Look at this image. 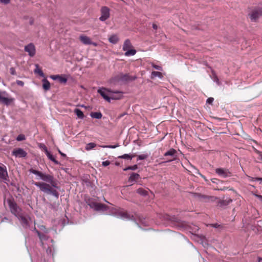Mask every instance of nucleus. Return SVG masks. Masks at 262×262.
<instances>
[{
	"instance_id": "1",
	"label": "nucleus",
	"mask_w": 262,
	"mask_h": 262,
	"mask_svg": "<svg viewBox=\"0 0 262 262\" xmlns=\"http://www.w3.org/2000/svg\"><path fill=\"white\" fill-rule=\"evenodd\" d=\"M109 214L124 220H132L134 219L133 215L125 211L123 209L113 208L109 211Z\"/></svg>"
},
{
	"instance_id": "2",
	"label": "nucleus",
	"mask_w": 262,
	"mask_h": 262,
	"mask_svg": "<svg viewBox=\"0 0 262 262\" xmlns=\"http://www.w3.org/2000/svg\"><path fill=\"white\" fill-rule=\"evenodd\" d=\"M34 184L36 186L38 187L41 191L47 194H52L57 198L58 197L59 194L58 192L52 188L53 186H52L51 184H47L45 182H35Z\"/></svg>"
},
{
	"instance_id": "3",
	"label": "nucleus",
	"mask_w": 262,
	"mask_h": 262,
	"mask_svg": "<svg viewBox=\"0 0 262 262\" xmlns=\"http://www.w3.org/2000/svg\"><path fill=\"white\" fill-rule=\"evenodd\" d=\"M29 171L30 172L39 177L40 179L43 181L44 182L49 183V184H51L53 187H56V184L54 181V177L52 175L42 173L33 169H30Z\"/></svg>"
},
{
	"instance_id": "4",
	"label": "nucleus",
	"mask_w": 262,
	"mask_h": 262,
	"mask_svg": "<svg viewBox=\"0 0 262 262\" xmlns=\"http://www.w3.org/2000/svg\"><path fill=\"white\" fill-rule=\"evenodd\" d=\"M36 232L37 233L39 237V238L41 241L42 247L44 249H46L47 253L48 254H53L52 243L53 242V240L52 239H49L48 237L46 236V235L43 234H41L38 231H37Z\"/></svg>"
},
{
	"instance_id": "5",
	"label": "nucleus",
	"mask_w": 262,
	"mask_h": 262,
	"mask_svg": "<svg viewBox=\"0 0 262 262\" xmlns=\"http://www.w3.org/2000/svg\"><path fill=\"white\" fill-rule=\"evenodd\" d=\"M122 50L125 52L124 55L127 57L134 56L137 52L136 50L133 49L132 44L128 39H125L124 41Z\"/></svg>"
},
{
	"instance_id": "6",
	"label": "nucleus",
	"mask_w": 262,
	"mask_h": 262,
	"mask_svg": "<svg viewBox=\"0 0 262 262\" xmlns=\"http://www.w3.org/2000/svg\"><path fill=\"white\" fill-rule=\"evenodd\" d=\"M88 204L91 208L96 211L104 212L107 211L108 209L107 206L105 205L97 203L93 201L89 200Z\"/></svg>"
},
{
	"instance_id": "7",
	"label": "nucleus",
	"mask_w": 262,
	"mask_h": 262,
	"mask_svg": "<svg viewBox=\"0 0 262 262\" xmlns=\"http://www.w3.org/2000/svg\"><path fill=\"white\" fill-rule=\"evenodd\" d=\"M7 202L12 213L17 217L21 214V209L17 206V204L15 202L12 201L11 200H8Z\"/></svg>"
},
{
	"instance_id": "8",
	"label": "nucleus",
	"mask_w": 262,
	"mask_h": 262,
	"mask_svg": "<svg viewBox=\"0 0 262 262\" xmlns=\"http://www.w3.org/2000/svg\"><path fill=\"white\" fill-rule=\"evenodd\" d=\"M110 9L106 6H102L100 9V16L99 20L104 21L110 17Z\"/></svg>"
},
{
	"instance_id": "9",
	"label": "nucleus",
	"mask_w": 262,
	"mask_h": 262,
	"mask_svg": "<svg viewBox=\"0 0 262 262\" xmlns=\"http://www.w3.org/2000/svg\"><path fill=\"white\" fill-rule=\"evenodd\" d=\"M5 95L7 96V94L6 92H3L2 93H0V101L6 105H9L14 101V99L13 98H9L5 96Z\"/></svg>"
},
{
	"instance_id": "10",
	"label": "nucleus",
	"mask_w": 262,
	"mask_h": 262,
	"mask_svg": "<svg viewBox=\"0 0 262 262\" xmlns=\"http://www.w3.org/2000/svg\"><path fill=\"white\" fill-rule=\"evenodd\" d=\"M0 179H2L5 183L7 184L9 182L7 168L4 165H0Z\"/></svg>"
},
{
	"instance_id": "11",
	"label": "nucleus",
	"mask_w": 262,
	"mask_h": 262,
	"mask_svg": "<svg viewBox=\"0 0 262 262\" xmlns=\"http://www.w3.org/2000/svg\"><path fill=\"white\" fill-rule=\"evenodd\" d=\"M98 92L100 95L106 101L110 102V93L111 91L105 88H100L98 90Z\"/></svg>"
},
{
	"instance_id": "12",
	"label": "nucleus",
	"mask_w": 262,
	"mask_h": 262,
	"mask_svg": "<svg viewBox=\"0 0 262 262\" xmlns=\"http://www.w3.org/2000/svg\"><path fill=\"white\" fill-rule=\"evenodd\" d=\"M25 52H27L30 57H33L35 55L36 49L34 45L32 43H30L26 46L24 48Z\"/></svg>"
},
{
	"instance_id": "13",
	"label": "nucleus",
	"mask_w": 262,
	"mask_h": 262,
	"mask_svg": "<svg viewBox=\"0 0 262 262\" xmlns=\"http://www.w3.org/2000/svg\"><path fill=\"white\" fill-rule=\"evenodd\" d=\"M215 172L219 176L223 178L231 176L230 172L227 169L223 168H216Z\"/></svg>"
},
{
	"instance_id": "14",
	"label": "nucleus",
	"mask_w": 262,
	"mask_h": 262,
	"mask_svg": "<svg viewBox=\"0 0 262 262\" xmlns=\"http://www.w3.org/2000/svg\"><path fill=\"white\" fill-rule=\"evenodd\" d=\"M16 157L23 158L26 156L27 152L22 148H18L14 149L12 152Z\"/></svg>"
},
{
	"instance_id": "15",
	"label": "nucleus",
	"mask_w": 262,
	"mask_h": 262,
	"mask_svg": "<svg viewBox=\"0 0 262 262\" xmlns=\"http://www.w3.org/2000/svg\"><path fill=\"white\" fill-rule=\"evenodd\" d=\"M17 218L19 220L20 224L24 227L27 228L29 227V221L28 218L26 216L21 214L17 216Z\"/></svg>"
},
{
	"instance_id": "16",
	"label": "nucleus",
	"mask_w": 262,
	"mask_h": 262,
	"mask_svg": "<svg viewBox=\"0 0 262 262\" xmlns=\"http://www.w3.org/2000/svg\"><path fill=\"white\" fill-rule=\"evenodd\" d=\"M261 14V12L260 10H255L252 12L249 16L251 20L255 21Z\"/></svg>"
},
{
	"instance_id": "17",
	"label": "nucleus",
	"mask_w": 262,
	"mask_h": 262,
	"mask_svg": "<svg viewBox=\"0 0 262 262\" xmlns=\"http://www.w3.org/2000/svg\"><path fill=\"white\" fill-rule=\"evenodd\" d=\"M122 93L120 92H113L111 91L110 93V100L119 99L122 97Z\"/></svg>"
},
{
	"instance_id": "18",
	"label": "nucleus",
	"mask_w": 262,
	"mask_h": 262,
	"mask_svg": "<svg viewBox=\"0 0 262 262\" xmlns=\"http://www.w3.org/2000/svg\"><path fill=\"white\" fill-rule=\"evenodd\" d=\"M50 78L54 80H58L61 83H65L67 81V79L66 78L62 77L59 75H51Z\"/></svg>"
},
{
	"instance_id": "19",
	"label": "nucleus",
	"mask_w": 262,
	"mask_h": 262,
	"mask_svg": "<svg viewBox=\"0 0 262 262\" xmlns=\"http://www.w3.org/2000/svg\"><path fill=\"white\" fill-rule=\"evenodd\" d=\"M79 39L80 41L84 45H90L92 43V41L90 37L82 35L79 36Z\"/></svg>"
},
{
	"instance_id": "20",
	"label": "nucleus",
	"mask_w": 262,
	"mask_h": 262,
	"mask_svg": "<svg viewBox=\"0 0 262 262\" xmlns=\"http://www.w3.org/2000/svg\"><path fill=\"white\" fill-rule=\"evenodd\" d=\"M156 77H158L160 79L163 78V75L160 72L153 71L151 73L150 78L151 79H154Z\"/></svg>"
},
{
	"instance_id": "21",
	"label": "nucleus",
	"mask_w": 262,
	"mask_h": 262,
	"mask_svg": "<svg viewBox=\"0 0 262 262\" xmlns=\"http://www.w3.org/2000/svg\"><path fill=\"white\" fill-rule=\"evenodd\" d=\"M42 83L43 89L46 91L49 90L50 89V82L46 78H45L42 80Z\"/></svg>"
},
{
	"instance_id": "22",
	"label": "nucleus",
	"mask_w": 262,
	"mask_h": 262,
	"mask_svg": "<svg viewBox=\"0 0 262 262\" xmlns=\"http://www.w3.org/2000/svg\"><path fill=\"white\" fill-rule=\"evenodd\" d=\"M108 40L111 43L116 44L118 42L119 38L117 35L114 34L109 37Z\"/></svg>"
},
{
	"instance_id": "23",
	"label": "nucleus",
	"mask_w": 262,
	"mask_h": 262,
	"mask_svg": "<svg viewBox=\"0 0 262 262\" xmlns=\"http://www.w3.org/2000/svg\"><path fill=\"white\" fill-rule=\"evenodd\" d=\"M46 154L48 158L52 161L54 162L56 164H58V162L55 160L53 156L48 150L47 148H46Z\"/></svg>"
},
{
	"instance_id": "24",
	"label": "nucleus",
	"mask_w": 262,
	"mask_h": 262,
	"mask_svg": "<svg viewBox=\"0 0 262 262\" xmlns=\"http://www.w3.org/2000/svg\"><path fill=\"white\" fill-rule=\"evenodd\" d=\"M74 112L78 118L82 119L84 118L83 113L80 110L76 108L74 110Z\"/></svg>"
},
{
	"instance_id": "25",
	"label": "nucleus",
	"mask_w": 262,
	"mask_h": 262,
	"mask_svg": "<svg viewBox=\"0 0 262 262\" xmlns=\"http://www.w3.org/2000/svg\"><path fill=\"white\" fill-rule=\"evenodd\" d=\"M34 73L39 74L41 77H45V75L42 70L39 69L38 64H35V69L34 70Z\"/></svg>"
},
{
	"instance_id": "26",
	"label": "nucleus",
	"mask_w": 262,
	"mask_h": 262,
	"mask_svg": "<svg viewBox=\"0 0 262 262\" xmlns=\"http://www.w3.org/2000/svg\"><path fill=\"white\" fill-rule=\"evenodd\" d=\"M176 152H177V151L174 149L171 148L168 151L166 152L164 155V156H169L173 157V156H175Z\"/></svg>"
},
{
	"instance_id": "27",
	"label": "nucleus",
	"mask_w": 262,
	"mask_h": 262,
	"mask_svg": "<svg viewBox=\"0 0 262 262\" xmlns=\"http://www.w3.org/2000/svg\"><path fill=\"white\" fill-rule=\"evenodd\" d=\"M139 174L138 173H133L129 178V181L130 182H135L139 178Z\"/></svg>"
},
{
	"instance_id": "28",
	"label": "nucleus",
	"mask_w": 262,
	"mask_h": 262,
	"mask_svg": "<svg viewBox=\"0 0 262 262\" xmlns=\"http://www.w3.org/2000/svg\"><path fill=\"white\" fill-rule=\"evenodd\" d=\"M96 146V144L95 143L91 142L87 144L85 146V150H90Z\"/></svg>"
},
{
	"instance_id": "29",
	"label": "nucleus",
	"mask_w": 262,
	"mask_h": 262,
	"mask_svg": "<svg viewBox=\"0 0 262 262\" xmlns=\"http://www.w3.org/2000/svg\"><path fill=\"white\" fill-rule=\"evenodd\" d=\"M134 156H132L129 154H124L123 155L118 157L119 159L132 160L134 158Z\"/></svg>"
},
{
	"instance_id": "30",
	"label": "nucleus",
	"mask_w": 262,
	"mask_h": 262,
	"mask_svg": "<svg viewBox=\"0 0 262 262\" xmlns=\"http://www.w3.org/2000/svg\"><path fill=\"white\" fill-rule=\"evenodd\" d=\"M91 116L94 118L100 119V118H101L102 115V114L100 112H95V113H92L91 114Z\"/></svg>"
},
{
	"instance_id": "31",
	"label": "nucleus",
	"mask_w": 262,
	"mask_h": 262,
	"mask_svg": "<svg viewBox=\"0 0 262 262\" xmlns=\"http://www.w3.org/2000/svg\"><path fill=\"white\" fill-rule=\"evenodd\" d=\"M137 192L143 196L147 194V191L142 188L138 189L137 190Z\"/></svg>"
},
{
	"instance_id": "32",
	"label": "nucleus",
	"mask_w": 262,
	"mask_h": 262,
	"mask_svg": "<svg viewBox=\"0 0 262 262\" xmlns=\"http://www.w3.org/2000/svg\"><path fill=\"white\" fill-rule=\"evenodd\" d=\"M149 157V155L148 154H144L142 155H138L137 156L138 160H142L147 159Z\"/></svg>"
},
{
	"instance_id": "33",
	"label": "nucleus",
	"mask_w": 262,
	"mask_h": 262,
	"mask_svg": "<svg viewBox=\"0 0 262 262\" xmlns=\"http://www.w3.org/2000/svg\"><path fill=\"white\" fill-rule=\"evenodd\" d=\"M138 168V166L137 165H134L133 166H128L126 168H124L123 169V170L124 171H127L128 170H136Z\"/></svg>"
},
{
	"instance_id": "34",
	"label": "nucleus",
	"mask_w": 262,
	"mask_h": 262,
	"mask_svg": "<svg viewBox=\"0 0 262 262\" xmlns=\"http://www.w3.org/2000/svg\"><path fill=\"white\" fill-rule=\"evenodd\" d=\"M100 147L102 148H116L119 146L118 144H117L114 145H100Z\"/></svg>"
},
{
	"instance_id": "35",
	"label": "nucleus",
	"mask_w": 262,
	"mask_h": 262,
	"mask_svg": "<svg viewBox=\"0 0 262 262\" xmlns=\"http://www.w3.org/2000/svg\"><path fill=\"white\" fill-rule=\"evenodd\" d=\"M26 139L25 138V136L23 134H20L19 135L17 138H16V140L17 141H23V140H25Z\"/></svg>"
},
{
	"instance_id": "36",
	"label": "nucleus",
	"mask_w": 262,
	"mask_h": 262,
	"mask_svg": "<svg viewBox=\"0 0 262 262\" xmlns=\"http://www.w3.org/2000/svg\"><path fill=\"white\" fill-rule=\"evenodd\" d=\"M213 80L218 85L220 84V81L217 76L215 74H213L212 77Z\"/></svg>"
},
{
	"instance_id": "37",
	"label": "nucleus",
	"mask_w": 262,
	"mask_h": 262,
	"mask_svg": "<svg viewBox=\"0 0 262 262\" xmlns=\"http://www.w3.org/2000/svg\"><path fill=\"white\" fill-rule=\"evenodd\" d=\"M151 66L154 69H155L156 70H160V71H162V68L161 66H160L156 65L154 63H151Z\"/></svg>"
},
{
	"instance_id": "38",
	"label": "nucleus",
	"mask_w": 262,
	"mask_h": 262,
	"mask_svg": "<svg viewBox=\"0 0 262 262\" xmlns=\"http://www.w3.org/2000/svg\"><path fill=\"white\" fill-rule=\"evenodd\" d=\"M110 164V162L108 160L102 162V165L103 166H107Z\"/></svg>"
},
{
	"instance_id": "39",
	"label": "nucleus",
	"mask_w": 262,
	"mask_h": 262,
	"mask_svg": "<svg viewBox=\"0 0 262 262\" xmlns=\"http://www.w3.org/2000/svg\"><path fill=\"white\" fill-rule=\"evenodd\" d=\"M0 2L2 4L7 5L10 3V0H0Z\"/></svg>"
},
{
	"instance_id": "40",
	"label": "nucleus",
	"mask_w": 262,
	"mask_h": 262,
	"mask_svg": "<svg viewBox=\"0 0 262 262\" xmlns=\"http://www.w3.org/2000/svg\"><path fill=\"white\" fill-rule=\"evenodd\" d=\"M10 72L12 75H16V71L14 68H11L10 69Z\"/></svg>"
},
{
	"instance_id": "41",
	"label": "nucleus",
	"mask_w": 262,
	"mask_h": 262,
	"mask_svg": "<svg viewBox=\"0 0 262 262\" xmlns=\"http://www.w3.org/2000/svg\"><path fill=\"white\" fill-rule=\"evenodd\" d=\"M16 83L18 85H20V86H24V83L23 81H21V80H16Z\"/></svg>"
},
{
	"instance_id": "42",
	"label": "nucleus",
	"mask_w": 262,
	"mask_h": 262,
	"mask_svg": "<svg viewBox=\"0 0 262 262\" xmlns=\"http://www.w3.org/2000/svg\"><path fill=\"white\" fill-rule=\"evenodd\" d=\"M213 101V98H211V97L208 98L207 100V103H209V104H211Z\"/></svg>"
},
{
	"instance_id": "43",
	"label": "nucleus",
	"mask_w": 262,
	"mask_h": 262,
	"mask_svg": "<svg viewBox=\"0 0 262 262\" xmlns=\"http://www.w3.org/2000/svg\"><path fill=\"white\" fill-rule=\"evenodd\" d=\"M248 180H249V181H257L256 180H255V178H253V177H248Z\"/></svg>"
},
{
	"instance_id": "44",
	"label": "nucleus",
	"mask_w": 262,
	"mask_h": 262,
	"mask_svg": "<svg viewBox=\"0 0 262 262\" xmlns=\"http://www.w3.org/2000/svg\"><path fill=\"white\" fill-rule=\"evenodd\" d=\"M255 195L262 202V196L261 195H258V194H255Z\"/></svg>"
},
{
	"instance_id": "45",
	"label": "nucleus",
	"mask_w": 262,
	"mask_h": 262,
	"mask_svg": "<svg viewBox=\"0 0 262 262\" xmlns=\"http://www.w3.org/2000/svg\"><path fill=\"white\" fill-rule=\"evenodd\" d=\"M117 79H118L117 78H112V79H111V80H110V82L111 83H113V82H114V81H115V80H117Z\"/></svg>"
},
{
	"instance_id": "46",
	"label": "nucleus",
	"mask_w": 262,
	"mask_h": 262,
	"mask_svg": "<svg viewBox=\"0 0 262 262\" xmlns=\"http://www.w3.org/2000/svg\"><path fill=\"white\" fill-rule=\"evenodd\" d=\"M127 77H128V75H123V76L122 77H121L122 79L123 80H127Z\"/></svg>"
},
{
	"instance_id": "47",
	"label": "nucleus",
	"mask_w": 262,
	"mask_h": 262,
	"mask_svg": "<svg viewBox=\"0 0 262 262\" xmlns=\"http://www.w3.org/2000/svg\"><path fill=\"white\" fill-rule=\"evenodd\" d=\"M58 151H59V154H60L62 157H66V154H64L62 153V152H61V151H60V150H58Z\"/></svg>"
},
{
	"instance_id": "48",
	"label": "nucleus",
	"mask_w": 262,
	"mask_h": 262,
	"mask_svg": "<svg viewBox=\"0 0 262 262\" xmlns=\"http://www.w3.org/2000/svg\"><path fill=\"white\" fill-rule=\"evenodd\" d=\"M152 28L156 30L158 28V26L156 24H152Z\"/></svg>"
},
{
	"instance_id": "49",
	"label": "nucleus",
	"mask_w": 262,
	"mask_h": 262,
	"mask_svg": "<svg viewBox=\"0 0 262 262\" xmlns=\"http://www.w3.org/2000/svg\"><path fill=\"white\" fill-rule=\"evenodd\" d=\"M91 45H93L94 46H95V47L97 46V43L94 42H92V43H91Z\"/></svg>"
},
{
	"instance_id": "50",
	"label": "nucleus",
	"mask_w": 262,
	"mask_h": 262,
	"mask_svg": "<svg viewBox=\"0 0 262 262\" xmlns=\"http://www.w3.org/2000/svg\"><path fill=\"white\" fill-rule=\"evenodd\" d=\"M255 180H258V181H261L262 182V178H255Z\"/></svg>"
},
{
	"instance_id": "51",
	"label": "nucleus",
	"mask_w": 262,
	"mask_h": 262,
	"mask_svg": "<svg viewBox=\"0 0 262 262\" xmlns=\"http://www.w3.org/2000/svg\"><path fill=\"white\" fill-rule=\"evenodd\" d=\"M258 262H262V258H259Z\"/></svg>"
},
{
	"instance_id": "52",
	"label": "nucleus",
	"mask_w": 262,
	"mask_h": 262,
	"mask_svg": "<svg viewBox=\"0 0 262 262\" xmlns=\"http://www.w3.org/2000/svg\"><path fill=\"white\" fill-rule=\"evenodd\" d=\"M46 148H47L46 146H45L43 149H44V150H45V152H46Z\"/></svg>"
},
{
	"instance_id": "53",
	"label": "nucleus",
	"mask_w": 262,
	"mask_h": 262,
	"mask_svg": "<svg viewBox=\"0 0 262 262\" xmlns=\"http://www.w3.org/2000/svg\"><path fill=\"white\" fill-rule=\"evenodd\" d=\"M259 156L260 157V159L262 160V155H260Z\"/></svg>"
}]
</instances>
